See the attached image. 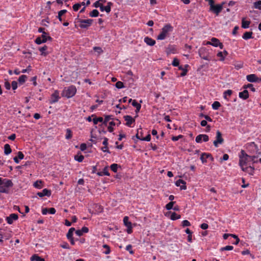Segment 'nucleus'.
I'll list each match as a JSON object with an SVG mask.
<instances>
[{
	"label": "nucleus",
	"instance_id": "nucleus-3",
	"mask_svg": "<svg viewBox=\"0 0 261 261\" xmlns=\"http://www.w3.org/2000/svg\"><path fill=\"white\" fill-rule=\"evenodd\" d=\"M251 156L248 155L244 150H242L239 154V166L241 167L247 165L248 162L250 161Z\"/></svg>",
	"mask_w": 261,
	"mask_h": 261
},
{
	"label": "nucleus",
	"instance_id": "nucleus-42",
	"mask_svg": "<svg viewBox=\"0 0 261 261\" xmlns=\"http://www.w3.org/2000/svg\"><path fill=\"white\" fill-rule=\"evenodd\" d=\"M93 122L94 124L96 125L98 123V122H103V118L99 117H95L93 119Z\"/></svg>",
	"mask_w": 261,
	"mask_h": 261
},
{
	"label": "nucleus",
	"instance_id": "nucleus-40",
	"mask_svg": "<svg viewBox=\"0 0 261 261\" xmlns=\"http://www.w3.org/2000/svg\"><path fill=\"white\" fill-rule=\"evenodd\" d=\"M181 217L180 215L177 214L176 213L173 212L171 214L170 219L172 220H176L180 219Z\"/></svg>",
	"mask_w": 261,
	"mask_h": 261
},
{
	"label": "nucleus",
	"instance_id": "nucleus-46",
	"mask_svg": "<svg viewBox=\"0 0 261 261\" xmlns=\"http://www.w3.org/2000/svg\"><path fill=\"white\" fill-rule=\"evenodd\" d=\"M42 182L41 180H37L36 182H34V186L36 188L40 189L42 188Z\"/></svg>",
	"mask_w": 261,
	"mask_h": 261
},
{
	"label": "nucleus",
	"instance_id": "nucleus-54",
	"mask_svg": "<svg viewBox=\"0 0 261 261\" xmlns=\"http://www.w3.org/2000/svg\"><path fill=\"white\" fill-rule=\"evenodd\" d=\"M11 237L10 232H4V235L1 237L2 238H4L6 240L9 239Z\"/></svg>",
	"mask_w": 261,
	"mask_h": 261
},
{
	"label": "nucleus",
	"instance_id": "nucleus-20",
	"mask_svg": "<svg viewBox=\"0 0 261 261\" xmlns=\"http://www.w3.org/2000/svg\"><path fill=\"white\" fill-rule=\"evenodd\" d=\"M124 119L126 121V125L128 126H130L131 124L135 122V119L129 115L124 116Z\"/></svg>",
	"mask_w": 261,
	"mask_h": 261
},
{
	"label": "nucleus",
	"instance_id": "nucleus-52",
	"mask_svg": "<svg viewBox=\"0 0 261 261\" xmlns=\"http://www.w3.org/2000/svg\"><path fill=\"white\" fill-rule=\"evenodd\" d=\"M115 86L118 89H121L124 87L123 83L121 81L117 82L115 84Z\"/></svg>",
	"mask_w": 261,
	"mask_h": 261
},
{
	"label": "nucleus",
	"instance_id": "nucleus-4",
	"mask_svg": "<svg viewBox=\"0 0 261 261\" xmlns=\"http://www.w3.org/2000/svg\"><path fill=\"white\" fill-rule=\"evenodd\" d=\"M76 89L75 86H71L65 88L62 92V96L67 98L73 97L76 93Z\"/></svg>",
	"mask_w": 261,
	"mask_h": 261
},
{
	"label": "nucleus",
	"instance_id": "nucleus-57",
	"mask_svg": "<svg viewBox=\"0 0 261 261\" xmlns=\"http://www.w3.org/2000/svg\"><path fill=\"white\" fill-rule=\"evenodd\" d=\"M184 137V136L183 135H179L177 136H173L172 138H171V140L173 141H178L179 139H181Z\"/></svg>",
	"mask_w": 261,
	"mask_h": 261
},
{
	"label": "nucleus",
	"instance_id": "nucleus-22",
	"mask_svg": "<svg viewBox=\"0 0 261 261\" xmlns=\"http://www.w3.org/2000/svg\"><path fill=\"white\" fill-rule=\"evenodd\" d=\"M239 96L244 100L247 99L249 97L248 91L247 90H244L243 91L239 93Z\"/></svg>",
	"mask_w": 261,
	"mask_h": 261
},
{
	"label": "nucleus",
	"instance_id": "nucleus-13",
	"mask_svg": "<svg viewBox=\"0 0 261 261\" xmlns=\"http://www.w3.org/2000/svg\"><path fill=\"white\" fill-rule=\"evenodd\" d=\"M18 218V215L15 213L11 214L9 216L7 217L6 219L7 222L9 224L13 223L14 221L17 220Z\"/></svg>",
	"mask_w": 261,
	"mask_h": 261
},
{
	"label": "nucleus",
	"instance_id": "nucleus-35",
	"mask_svg": "<svg viewBox=\"0 0 261 261\" xmlns=\"http://www.w3.org/2000/svg\"><path fill=\"white\" fill-rule=\"evenodd\" d=\"M47 49V46L46 45H44L43 47H41L39 48V51L41 52V55L46 56L48 55V53L45 52V51Z\"/></svg>",
	"mask_w": 261,
	"mask_h": 261
},
{
	"label": "nucleus",
	"instance_id": "nucleus-60",
	"mask_svg": "<svg viewBox=\"0 0 261 261\" xmlns=\"http://www.w3.org/2000/svg\"><path fill=\"white\" fill-rule=\"evenodd\" d=\"M35 43L37 44H41L42 43H44V40H42V38L40 37H37L35 40Z\"/></svg>",
	"mask_w": 261,
	"mask_h": 261
},
{
	"label": "nucleus",
	"instance_id": "nucleus-43",
	"mask_svg": "<svg viewBox=\"0 0 261 261\" xmlns=\"http://www.w3.org/2000/svg\"><path fill=\"white\" fill-rule=\"evenodd\" d=\"M84 159V156L82 154H76L74 156V160L79 162H82Z\"/></svg>",
	"mask_w": 261,
	"mask_h": 261
},
{
	"label": "nucleus",
	"instance_id": "nucleus-31",
	"mask_svg": "<svg viewBox=\"0 0 261 261\" xmlns=\"http://www.w3.org/2000/svg\"><path fill=\"white\" fill-rule=\"evenodd\" d=\"M82 5L85 6V2L75 4L74 5H73L72 7L73 10L74 11H77Z\"/></svg>",
	"mask_w": 261,
	"mask_h": 261
},
{
	"label": "nucleus",
	"instance_id": "nucleus-1",
	"mask_svg": "<svg viewBox=\"0 0 261 261\" xmlns=\"http://www.w3.org/2000/svg\"><path fill=\"white\" fill-rule=\"evenodd\" d=\"M13 186V184L11 180L0 177V193H9V188Z\"/></svg>",
	"mask_w": 261,
	"mask_h": 261
},
{
	"label": "nucleus",
	"instance_id": "nucleus-48",
	"mask_svg": "<svg viewBox=\"0 0 261 261\" xmlns=\"http://www.w3.org/2000/svg\"><path fill=\"white\" fill-rule=\"evenodd\" d=\"M175 203V201H170L169 203L166 205V208L167 210H170L173 208V206Z\"/></svg>",
	"mask_w": 261,
	"mask_h": 261
},
{
	"label": "nucleus",
	"instance_id": "nucleus-27",
	"mask_svg": "<svg viewBox=\"0 0 261 261\" xmlns=\"http://www.w3.org/2000/svg\"><path fill=\"white\" fill-rule=\"evenodd\" d=\"M12 152V149L10 146L8 144H6L4 145V153L6 155H8Z\"/></svg>",
	"mask_w": 261,
	"mask_h": 261
},
{
	"label": "nucleus",
	"instance_id": "nucleus-10",
	"mask_svg": "<svg viewBox=\"0 0 261 261\" xmlns=\"http://www.w3.org/2000/svg\"><path fill=\"white\" fill-rule=\"evenodd\" d=\"M209 140L208 136L205 134H200L198 135L195 139V141L198 143H201L202 141L206 142Z\"/></svg>",
	"mask_w": 261,
	"mask_h": 261
},
{
	"label": "nucleus",
	"instance_id": "nucleus-28",
	"mask_svg": "<svg viewBox=\"0 0 261 261\" xmlns=\"http://www.w3.org/2000/svg\"><path fill=\"white\" fill-rule=\"evenodd\" d=\"M31 261H45V259L37 254H34L31 257Z\"/></svg>",
	"mask_w": 261,
	"mask_h": 261
},
{
	"label": "nucleus",
	"instance_id": "nucleus-58",
	"mask_svg": "<svg viewBox=\"0 0 261 261\" xmlns=\"http://www.w3.org/2000/svg\"><path fill=\"white\" fill-rule=\"evenodd\" d=\"M233 247L232 246L228 245V246H226L225 247L221 248V251L231 250L233 249Z\"/></svg>",
	"mask_w": 261,
	"mask_h": 261
},
{
	"label": "nucleus",
	"instance_id": "nucleus-39",
	"mask_svg": "<svg viewBox=\"0 0 261 261\" xmlns=\"http://www.w3.org/2000/svg\"><path fill=\"white\" fill-rule=\"evenodd\" d=\"M221 104L219 101H215L213 102V103L212 105V107L213 109L215 110H217L219 109V108L220 107Z\"/></svg>",
	"mask_w": 261,
	"mask_h": 261
},
{
	"label": "nucleus",
	"instance_id": "nucleus-19",
	"mask_svg": "<svg viewBox=\"0 0 261 261\" xmlns=\"http://www.w3.org/2000/svg\"><path fill=\"white\" fill-rule=\"evenodd\" d=\"M139 130H141V128L138 129L137 133L136 135V137L138 139H139L142 141H150L151 140V135L150 134H148L145 137L141 138L140 136H139Z\"/></svg>",
	"mask_w": 261,
	"mask_h": 261
},
{
	"label": "nucleus",
	"instance_id": "nucleus-56",
	"mask_svg": "<svg viewBox=\"0 0 261 261\" xmlns=\"http://www.w3.org/2000/svg\"><path fill=\"white\" fill-rule=\"evenodd\" d=\"M126 250L129 251V253L131 254H133L134 253V251L132 250V246L130 244L126 246Z\"/></svg>",
	"mask_w": 261,
	"mask_h": 261
},
{
	"label": "nucleus",
	"instance_id": "nucleus-11",
	"mask_svg": "<svg viewBox=\"0 0 261 261\" xmlns=\"http://www.w3.org/2000/svg\"><path fill=\"white\" fill-rule=\"evenodd\" d=\"M212 45L214 47H219L220 49H223L224 45L220 42L219 40L216 38L213 37L211 39Z\"/></svg>",
	"mask_w": 261,
	"mask_h": 261
},
{
	"label": "nucleus",
	"instance_id": "nucleus-37",
	"mask_svg": "<svg viewBox=\"0 0 261 261\" xmlns=\"http://www.w3.org/2000/svg\"><path fill=\"white\" fill-rule=\"evenodd\" d=\"M72 137V131L69 129L67 128L66 130L65 138L66 139H70Z\"/></svg>",
	"mask_w": 261,
	"mask_h": 261
},
{
	"label": "nucleus",
	"instance_id": "nucleus-45",
	"mask_svg": "<svg viewBox=\"0 0 261 261\" xmlns=\"http://www.w3.org/2000/svg\"><path fill=\"white\" fill-rule=\"evenodd\" d=\"M118 166L119 165L117 164L114 163L110 166V168L114 172L116 173Z\"/></svg>",
	"mask_w": 261,
	"mask_h": 261
},
{
	"label": "nucleus",
	"instance_id": "nucleus-53",
	"mask_svg": "<svg viewBox=\"0 0 261 261\" xmlns=\"http://www.w3.org/2000/svg\"><path fill=\"white\" fill-rule=\"evenodd\" d=\"M244 88L250 89V90L253 92L255 91V88L253 87V85L251 84H248L247 85L244 86Z\"/></svg>",
	"mask_w": 261,
	"mask_h": 261
},
{
	"label": "nucleus",
	"instance_id": "nucleus-36",
	"mask_svg": "<svg viewBox=\"0 0 261 261\" xmlns=\"http://www.w3.org/2000/svg\"><path fill=\"white\" fill-rule=\"evenodd\" d=\"M99 14V12L97 10L94 9L89 13V16L91 17H97Z\"/></svg>",
	"mask_w": 261,
	"mask_h": 261
},
{
	"label": "nucleus",
	"instance_id": "nucleus-61",
	"mask_svg": "<svg viewBox=\"0 0 261 261\" xmlns=\"http://www.w3.org/2000/svg\"><path fill=\"white\" fill-rule=\"evenodd\" d=\"M190 225H191V223H190V222L189 221H188L187 220L182 221V226L183 227L189 226Z\"/></svg>",
	"mask_w": 261,
	"mask_h": 261
},
{
	"label": "nucleus",
	"instance_id": "nucleus-63",
	"mask_svg": "<svg viewBox=\"0 0 261 261\" xmlns=\"http://www.w3.org/2000/svg\"><path fill=\"white\" fill-rule=\"evenodd\" d=\"M17 85H18V84L16 81H12L11 85H12L13 90H14L17 88V87H18Z\"/></svg>",
	"mask_w": 261,
	"mask_h": 261
},
{
	"label": "nucleus",
	"instance_id": "nucleus-47",
	"mask_svg": "<svg viewBox=\"0 0 261 261\" xmlns=\"http://www.w3.org/2000/svg\"><path fill=\"white\" fill-rule=\"evenodd\" d=\"M254 8L259 10H261V1H257L253 4Z\"/></svg>",
	"mask_w": 261,
	"mask_h": 261
},
{
	"label": "nucleus",
	"instance_id": "nucleus-26",
	"mask_svg": "<svg viewBox=\"0 0 261 261\" xmlns=\"http://www.w3.org/2000/svg\"><path fill=\"white\" fill-rule=\"evenodd\" d=\"M253 33L252 32H246L243 35L242 38L245 40L252 38Z\"/></svg>",
	"mask_w": 261,
	"mask_h": 261
},
{
	"label": "nucleus",
	"instance_id": "nucleus-24",
	"mask_svg": "<svg viewBox=\"0 0 261 261\" xmlns=\"http://www.w3.org/2000/svg\"><path fill=\"white\" fill-rule=\"evenodd\" d=\"M188 67H189V65L187 64L185 65V68H184L182 66H179L178 67V69L182 71V72L180 74V76H184L187 75L188 72V70L187 68Z\"/></svg>",
	"mask_w": 261,
	"mask_h": 261
},
{
	"label": "nucleus",
	"instance_id": "nucleus-21",
	"mask_svg": "<svg viewBox=\"0 0 261 261\" xmlns=\"http://www.w3.org/2000/svg\"><path fill=\"white\" fill-rule=\"evenodd\" d=\"M144 41L149 46H153L155 44V41L149 37H145Z\"/></svg>",
	"mask_w": 261,
	"mask_h": 261
},
{
	"label": "nucleus",
	"instance_id": "nucleus-55",
	"mask_svg": "<svg viewBox=\"0 0 261 261\" xmlns=\"http://www.w3.org/2000/svg\"><path fill=\"white\" fill-rule=\"evenodd\" d=\"M217 56L220 58V61H223L225 60V56H224L222 51H219Z\"/></svg>",
	"mask_w": 261,
	"mask_h": 261
},
{
	"label": "nucleus",
	"instance_id": "nucleus-32",
	"mask_svg": "<svg viewBox=\"0 0 261 261\" xmlns=\"http://www.w3.org/2000/svg\"><path fill=\"white\" fill-rule=\"evenodd\" d=\"M102 247H103V248L105 249V250L102 251L103 253H104L105 254H109L110 253L111 249L109 245H108L107 244H103L102 245Z\"/></svg>",
	"mask_w": 261,
	"mask_h": 261
},
{
	"label": "nucleus",
	"instance_id": "nucleus-15",
	"mask_svg": "<svg viewBox=\"0 0 261 261\" xmlns=\"http://www.w3.org/2000/svg\"><path fill=\"white\" fill-rule=\"evenodd\" d=\"M51 192L47 189H44L41 192H38L37 195L40 197H43L45 196L49 197L51 195Z\"/></svg>",
	"mask_w": 261,
	"mask_h": 261
},
{
	"label": "nucleus",
	"instance_id": "nucleus-29",
	"mask_svg": "<svg viewBox=\"0 0 261 261\" xmlns=\"http://www.w3.org/2000/svg\"><path fill=\"white\" fill-rule=\"evenodd\" d=\"M47 33L46 32H43V34H42L40 37L42 38V40L44 41V43L46 42L47 40H52L53 38L47 35Z\"/></svg>",
	"mask_w": 261,
	"mask_h": 261
},
{
	"label": "nucleus",
	"instance_id": "nucleus-5",
	"mask_svg": "<svg viewBox=\"0 0 261 261\" xmlns=\"http://www.w3.org/2000/svg\"><path fill=\"white\" fill-rule=\"evenodd\" d=\"M76 21L75 22H79V27L82 29H88L90 26L91 25L93 21V19H82L80 18L76 19Z\"/></svg>",
	"mask_w": 261,
	"mask_h": 261
},
{
	"label": "nucleus",
	"instance_id": "nucleus-59",
	"mask_svg": "<svg viewBox=\"0 0 261 261\" xmlns=\"http://www.w3.org/2000/svg\"><path fill=\"white\" fill-rule=\"evenodd\" d=\"M60 246L64 249H70V247L67 242H63L62 244H60Z\"/></svg>",
	"mask_w": 261,
	"mask_h": 261
},
{
	"label": "nucleus",
	"instance_id": "nucleus-14",
	"mask_svg": "<svg viewBox=\"0 0 261 261\" xmlns=\"http://www.w3.org/2000/svg\"><path fill=\"white\" fill-rule=\"evenodd\" d=\"M246 79L249 82H258L259 81H261V78L259 80V78L254 74L247 75Z\"/></svg>",
	"mask_w": 261,
	"mask_h": 261
},
{
	"label": "nucleus",
	"instance_id": "nucleus-8",
	"mask_svg": "<svg viewBox=\"0 0 261 261\" xmlns=\"http://www.w3.org/2000/svg\"><path fill=\"white\" fill-rule=\"evenodd\" d=\"M224 3L221 4L214 5L210 8V10L215 13L216 15H218L223 9Z\"/></svg>",
	"mask_w": 261,
	"mask_h": 261
},
{
	"label": "nucleus",
	"instance_id": "nucleus-7",
	"mask_svg": "<svg viewBox=\"0 0 261 261\" xmlns=\"http://www.w3.org/2000/svg\"><path fill=\"white\" fill-rule=\"evenodd\" d=\"M224 142V139L222 137V134L219 130L216 132V140L214 141L213 144L216 147H218L219 145L222 144Z\"/></svg>",
	"mask_w": 261,
	"mask_h": 261
},
{
	"label": "nucleus",
	"instance_id": "nucleus-9",
	"mask_svg": "<svg viewBox=\"0 0 261 261\" xmlns=\"http://www.w3.org/2000/svg\"><path fill=\"white\" fill-rule=\"evenodd\" d=\"M60 98L59 92L58 90H56L51 95L50 99L49 100V103H55L58 102Z\"/></svg>",
	"mask_w": 261,
	"mask_h": 261
},
{
	"label": "nucleus",
	"instance_id": "nucleus-6",
	"mask_svg": "<svg viewBox=\"0 0 261 261\" xmlns=\"http://www.w3.org/2000/svg\"><path fill=\"white\" fill-rule=\"evenodd\" d=\"M208 50V49L206 47H201L198 50L200 58L206 61H211L212 58L209 55Z\"/></svg>",
	"mask_w": 261,
	"mask_h": 261
},
{
	"label": "nucleus",
	"instance_id": "nucleus-51",
	"mask_svg": "<svg viewBox=\"0 0 261 261\" xmlns=\"http://www.w3.org/2000/svg\"><path fill=\"white\" fill-rule=\"evenodd\" d=\"M200 116L201 117H203L205 118V120H206V121H208L209 122H212L213 121V119L208 115H204L202 113L200 114Z\"/></svg>",
	"mask_w": 261,
	"mask_h": 261
},
{
	"label": "nucleus",
	"instance_id": "nucleus-2",
	"mask_svg": "<svg viewBox=\"0 0 261 261\" xmlns=\"http://www.w3.org/2000/svg\"><path fill=\"white\" fill-rule=\"evenodd\" d=\"M173 29V28L170 24H165L162 29L161 33L158 36L157 39L161 40H164L169 35V33L172 32Z\"/></svg>",
	"mask_w": 261,
	"mask_h": 261
},
{
	"label": "nucleus",
	"instance_id": "nucleus-30",
	"mask_svg": "<svg viewBox=\"0 0 261 261\" xmlns=\"http://www.w3.org/2000/svg\"><path fill=\"white\" fill-rule=\"evenodd\" d=\"M232 91L231 90H227L225 91L223 93V98L225 99L228 100L229 99L227 97L230 96L232 94Z\"/></svg>",
	"mask_w": 261,
	"mask_h": 261
},
{
	"label": "nucleus",
	"instance_id": "nucleus-33",
	"mask_svg": "<svg viewBox=\"0 0 261 261\" xmlns=\"http://www.w3.org/2000/svg\"><path fill=\"white\" fill-rule=\"evenodd\" d=\"M250 22L249 21L245 20L243 18L242 20V27L244 29H247L249 27Z\"/></svg>",
	"mask_w": 261,
	"mask_h": 261
},
{
	"label": "nucleus",
	"instance_id": "nucleus-17",
	"mask_svg": "<svg viewBox=\"0 0 261 261\" xmlns=\"http://www.w3.org/2000/svg\"><path fill=\"white\" fill-rule=\"evenodd\" d=\"M112 5V3L111 2H108L107 3V5L104 6L103 5L100 7V10L101 12L106 11L107 13L110 12L111 10V6Z\"/></svg>",
	"mask_w": 261,
	"mask_h": 261
},
{
	"label": "nucleus",
	"instance_id": "nucleus-34",
	"mask_svg": "<svg viewBox=\"0 0 261 261\" xmlns=\"http://www.w3.org/2000/svg\"><path fill=\"white\" fill-rule=\"evenodd\" d=\"M75 230V228H73V227H71L70 228L67 234H66V237L67 239H69V238H72L73 237V232Z\"/></svg>",
	"mask_w": 261,
	"mask_h": 261
},
{
	"label": "nucleus",
	"instance_id": "nucleus-50",
	"mask_svg": "<svg viewBox=\"0 0 261 261\" xmlns=\"http://www.w3.org/2000/svg\"><path fill=\"white\" fill-rule=\"evenodd\" d=\"M172 65L174 67H178L180 66L179 65V61L178 59H177L176 58H174V59L172 62Z\"/></svg>",
	"mask_w": 261,
	"mask_h": 261
},
{
	"label": "nucleus",
	"instance_id": "nucleus-49",
	"mask_svg": "<svg viewBox=\"0 0 261 261\" xmlns=\"http://www.w3.org/2000/svg\"><path fill=\"white\" fill-rule=\"evenodd\" d=\"M123 222L126 227L132 225V223L130 221H129L128 217L127 216L124 217Z\"/></svg>",
	"mask_w": 261,
	"mask_h": 261
},
{
	"label": "nucleus",
	"instance_id": "nucleus-38",
	"mask_svg": "<svg viewBox=\"0 0 261 261\" xmlns=\"http://www.w3.org/2000/svg\"><path fill=\"white\" fill-rule=\"evenodd\" d=\"M110 120H113V118H112V116H111V115L106 116L104 120H103V124L106 126L107 125L108 122Z\"/></svg>",
	"mask_w": 261,
	"mask_h": 261
},
{
	"label": "nucleus",
	"instance_id": "nucleus-41",
	"mask_svg": "<svg viewBox=\"0 0 261 261\" xmlns=\"http://www.w3.org/2000/svg\"><path fill=\"white\" fill-rule=\"evenodd\" d=\"M116 125L115 122L114 121H112L109 122V125L108 127V131L110 133H112L114 130V128L113 126H114Z\"/></svg>",
	"mask_w": 261,
	"mask_h": 261
},
{
	"label": "nucleus",
	"instance_id": "nucleus-23",
	"mask_svg": "<svg viewBox=\"0 0 261 261\" xmlns=\"http://www.w3.org/2000/svg\"><path fill=\"white\" fill-rule=\"evenodd\" d=\"M97 174L99 176H103V175H106V176H110V174L109 172V170H108V166H106L105 167L102 171H101V172H98L97 173Z\"/></svg>",
	"mask_w": 261,
	"mask_h": 261
},
{
	"label": "nucleus",
	"instance_id": "nucleus-62",
	"mask_svg": "<svg viewBox=\"0 0 261 261\" xmlns=\"http://www.w3.org/2000/svg\"><path fill=\"white\" fill-rule=\"evenodd\" d=\"M249 146L253 148H254L256 150V152L258 150V147L257 146V145H256L255 144L254 142H251L249 144Z\"/></svg>",
	"mask_w": 261,
	"mask_h": 261
},
{
	"label": "nucleus",
	"instance_id": "nucleus-44",
	"mask_svg": "<svg viewBox=\"0 0 261 261\" xmlns=\"http://www.w3.org/2000/svg\"><path fill=\"white\" fill-rule=\"evenodd\" d=\"M27 78V75H21L18 78V82H19L20 84H22L25 82Z\"/></svg>",
	"mask_w": 261,
	"mask_h": 261
},
{
	"label": "nucleus",
	"instance_id": "nucleus-16",
	"mask_svg": "<svg viewBox=\"0 0 261 261\" xmlns=\"http://www.w3.org/2000/svg\"><path fill=\"white\" fill-rule=\"evenodd\" d=\"M186 182L182 179H179L175 182V185L177 187H180V190H186L187 186H186Z\"/></svg>",
	"mask_w": 261,
	"mask_h": 261
},
{
	"label": "nucleus",
	"instance_id": "nucleus-12",
	"mask_svg": "<svg viewBox=\"0 0 261 261\" xmlns=\"http://www.w3.org/2000/svg\"><path fill=\"white\" fill-rule=\"evenodd\" d=\"M210 159L212 161H214V158L211 153L204 152L201 154L200 160L202 163H206V159Z\"/></svg>",
	"mask_w": 261,
	"mask_h": 261
},
{
	"label": "nucleus",
	"instance_id": "nucleus-25",
	"mask_svg": "<svg viewBox=\"0 0 261 261\" xmlns=\"http://www.w3.org/2000/svg\"><path fill=\"white\" fill-rule=\"evenodd\" d=\"M67 12L66 10H62L58 12L57 18L59 20L60 22L64 20L65 19L62 17L64 14H65Z\"/></svg>",
	"mask_w": 261,
	"mask_h": 261
},
{
	"label": "nucleus",
	"instance_id": "nucleus-18",
	"mask_svg": "<svg viewBox=\"0 0 261 261\" xmlns=\"http://www.w3.org/2000/svg\"><path fill=\"white\" fill-rule=\"evenodd\" d=\"M241 168L243 171L246 172L250 175H253L254 170V168L253 167L251 166L246 167L245 166H243V167Z\"/></svg>",
	"mask_w": 261,
	"mask_h": 261
},
{
	"label": "nucleus",
	"instance_id": "nucleus-64",
	"mask_svg": "<svg viewBox=\"0 0 261 261\" xmlns=\"http://www.w3.org/2000/svg\"><path fill=\"white\" fill-rule=\"evenodd\" d=\"M102 5V4L101 3H100L98 0L93 4V6L95 8H99L100 9Z\"/></svg>",
	"mask_w": 261,
	"mask_h": 261
}]
</instances>
